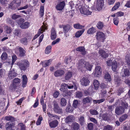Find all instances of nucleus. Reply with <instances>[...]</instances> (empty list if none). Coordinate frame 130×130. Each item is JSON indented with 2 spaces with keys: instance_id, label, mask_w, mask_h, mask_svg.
I'll return each instance as SVG.
<instances>
[{
  "instance_id": "1",
  "label": "nucleus",
  "mask_w": 130,
  "mask_h": 130,
  "mask_svg": "<svg viewBox=\"0 0 130 130\" xmlns=\"http://www.w3.org/2000/svg\"><path fill=\"white\" fill-rule=\"evenodd\" d=\"M29 63L28 60L24 59L22 63H19V68L21 70L25 71L29 66Z\"/></svg>"
},
{
  "instance_id": "2",
  "label": "nucleus",
  "mask_w": 130,
  "mask_h": 130,
  "mask_svg": "<svg viewBox=\"0 0 130 130\" xmlns=\"http://www.w3.org/2000/svg\"><path fill=\"white\" fill-rule=\"evenodd\" d=\"M43 24V25H42L41 28L39 29L37 34L35 35L32 41L38 38L41 34L44 32L45 30H47V24Z\"/></svg>"
},
{
  "instance_id": "3",
  "label": "nucleus",
  "mask_w": 130,
  "mask_h": 130,
  "mask_svg": "<svg viewBox=\"0 0 130 130\" xmlns=\"http://www.w3.org/2000/svg\"><path fill=\"white\" fill-rule=\"evenodd\" d=\"M53 110L54 112L56 113L60 114L62 113V108L59 106L58 104L56 101H54L53 102Z\"/></svg>"
},
{
  "instance_id": "4",
  "label": "nucleus",
  "mask_w": 130,
  "mask_h": 130,
  "mask_svg": "<svg viewBox=\"0 0 130 130\" xmlns=\"http://www.w3.org/2000/svg\"><path fill=\"white\" fill-rule=\"evenodd\" d=\"M21 4L20 0H14L10 4L9 7L12 9H15L20 6Z\"/></svg>"
},
{
  "instance_id": "5",
  "label": "nucleus",
  "mask_w": 130,
  "mask_h": 130,
  "mask_svg": "<svg viewBox=\"0 0 130 130\" xmlns=\"http://www.w3.org/2000/svg\"><path fill=\"white\" fill-rule=\"evenodd\" d=\"M96 39L101 42H104L106 38L105 37V34L103 32L99 31L96 33Z\"/></svg>"
},
{
  "instance_id": "6",
  "label": "nucleus",
  "mask_w": 130,
  "mask_h": 130,
  "mask_svg": "<svg viewBox=\"0 0 130 130\" xmlns=\"http://www.w3.org/2000/svg\"><path fill=\"white\" fill-rule=\"evenodd\" d=\"M26 37L22 38L20 41L21 43L22 44L26 45L28 43V39H31L30 34H26Z\"/></svg>"
},
{
  "instance_id": "7",
  "label": "nucleus",
  "mask_w": 130,
  "mask_h": 130,
  "mask_svg": "<svg viewBox=\"0 0 130 130\" xmlns=\"http://www.w3.org/2000/svg\"><path fill=\"white\" fill-rule=\"evenodd\" d=\"M21 82L20 79L17 78H15L13 79L12 85L13 88L14 90L20 86Z\"/></svg>"
},
{
  "instance_id": "8",
  "label": "nucleus",
  "mask_w": 130,
  "mask_h": 130,
  "mask_svg": "<svg viewBox=\"0 0 130 130\" xmlns=\"http://www.w3.org/2000/svg\"><path fill=\"white\" fill-rule=\"evenodd\" d=\"M94 76L98 77L102 74V69L100 66H97L95 68V71L93 73Z\"/></svg>"
},
{
  "instance_id": "9",
  "label": "nucleus",
  "mask_w": 130,
  "mask_h": 130,
  "mask_svg": "<svg viewBox=\"0 0 130 130\" xmlns=\"http://www.w3.org/2000/svg\"><path fill=\"white\" fill-rule=\"evenodd\" d=\"M80 11L82 14L86 15H89L91 14L92 12L90 11L85 6H82L80 9Z\"/></svg>"
},
{
  "instance_id": "10",
  "label": "nucleus",
  "mask_w": 130,
  "mask_h": 130,
  "mask_svg": "<svg viewBox=\"0 0 130 130\" xmlns=\"http://www.w3.org/2000/svg\"><path fill=\"white\" fill-rule=\"evenodd\" d=\"M80 82L82 86H85L89 85L90 83L89 79L87 77H83L81 79Z\"/></svg>"
},
{
  "instance_id": "11",
  "label": "nucleus",
  "mask_w": 130,
  "mask_h": 130,
  "mask_svg": "<svg viewBox=\"0 0 130 130\" xmlns=\"http://www.w3.org/2000/svg\"><path fill=\"white\" fill-rule=\"evenodd\" d=\"M124 108L122 106H117L115 110V113L118 115H122L124 111Z\"/></svg>"
},
{
  "instance_id": "12",
  "label": "nucleus",
  "mask_w": 130,
  "mask_h": 130,
  "mask_svg": "<svg viewBox=\"0 0 130 130\" xmlns=\"http://www.w3.org/2000/svg\"><path fill=\"white\" fill-rule=\"evenodd\" d=\"M51 118H48V123L51 128H55L57 126L58 124V122L57 120H55L52 122H51Z\"/></svg>"
},
{
  "instance_id": "13",
  "label": "nucleus",
  "mask_w": 130,
  "mask_h": 130,
  "mask_svg": "<svg viewBox=\"0 0 130 130\" xmlns=\"http://www.w3.org/2000/svg\"><path fill=\"white\" fill-rule=\"evenodd\" d=\"M94 92V88L93 86L91 85L89 87L87 90H85L84 91V93L86 96L89 95L90 94H91Z\"/></svg>"
},
{
  "instance_id": "14",
  "label": "nucleus",
  "mask_w": 130,
  "mask_h": 130,
  "mask_svg": "<svg viewBox=\"0 0 130 130\" xmlns=\"http://www.w3.org/2000/svg\"><path fill=\"white\" fill-rule=\"evenodd\" d=\"M65 73L64 71L63 70L59 69L56 71L54 73L55 77H58L63 75Z\"/></svg>"
},
{
  "instance_id": "15",
  "label": "nucleus",
  "mask_w": 130,
  "mask_h": 130,
  "mask_svg": "<svg viewBox=\"0 0 130 130\" xmlns=\"http://www.w3.org/2000/svg\"><path fill=\"white\" fill-rule=\"evenodd\" d=\"M65 5L64 1L60 2L56 6V9L57 10H61L63 9Z\"/></svg>"
},
{
  "instance_id": "16",
  "label": "nucleus",
  "mask_w": 130,
  "mask_h": 130,
  "mask_svg": "<svg viewBox=\"0 0 130 130\" xmlns=\"http://www.w3.org/2000/svg\"><path fill=\"white\" fill-rule=\"evenodd\" d=\"M22 86L23 88L26 87L28 82L27 78L25 75H23L22 76Z\"/></svg>"
},
{
  "instance_id": "17",
  "label": "nucleus",
  "mask_w": 130,
  "mask_h": 130,
  "mask_svg": "<svg viewBox=\"0 0 130 130\" xmlns=\"http://www.w3.org/2000/svg\"><path fill=\"white\" fill-rule=\"evenodd\" d=\"M52 61V59H49L48 60H45L41 62L40 64H42V66L44 67H46L50 66Z\"/></svg>"
},
{
  "instance_id": "18",
  "label": "nucleus",
  "mask_w": 130,
  "mask_h": 130,
  "mask_svg": "<svg viewBox=\"0 0 130 130\" xmlns=\"http://www.w3.org/2000/svg\"><path fill=\"white\" fill-rule=\"evenodd\" d=\"M86 61L83 59L79 60L78 62V68L81 71L85 67V66Z\"/></svg>"
},
{
  "instance_id": "19",
  "label": "nucleus",
  "mask_w": 130,
  "mask_h": 130,
  "mask_svg": "<svg viewBox=\"0 0 130 130\" xmlns=\"http://www.w3.org/2000/svg\"><path fill=\"white\" fill-rule=\"evenodd\" d=\"M92 99L90 97L87 96L83 98L82 100L83 104L86 105L91 103L92 102Z\"/></svg>"
},
{
  "instance_id": "20",
  "label": "nucleus",
  "mask_w": 130,
  "mask_h": 130,
  "mask_svg": "<svg viewBox=\"0 0 130 130\" xmlns=\"http://www.w3.org/2000/svg\"><path fill=\"white\" fill-rule=\"evenodd\" d=\"M96 8L98 10L101 9L104 5L103 0H97Z\"/></svg>"
},
{
  "instance_id": "21",
  "label": "nucleus",
  "mask_w": 130,
  "mask_h": 130,
  "mask_svg": "<svg viewBox=\"0 0 130 130\" xmlns=\"http://www.w3.org/2000/svg\"><path fill=\"white\" fill-rule=\"evenodd\" d=\"M99 118L101 119L104 121H109L110 120V117L109 115L107 113H104L103 114H100Z\"/></svg>"
},
{
  "instance_id": "22",
  "label": "nucleus",
  "mask_w": 130,
  "mask_h": 130,
  "mask_svg": "<svg viewBox=\"0 0 130 130\" xmlns=\"http://www.w3.org/2000/svg\"><path fill=\"white\" fill-rule=\"evenodd\" d=\"M99 53L101 57L104 59L106 58L109 56L108 54L103 50H99Z\"/></svg>"
},
{
  "instance_id": "23",
  "label": "nucleus",
  "mask_w": 130,
  "mask_h": 130,
  "mask_svg": "<svg viewBox=\"0 0 130 130\" xmlns=\"http://www.w3.org/2000/svg\"><path fill=\"white\" fill-rule=\"evenodd\" d=\"M76 51L81 53L82 55H85L86 54L87 51L85 50V48L84 46H81L76 48Z\"/></svg>"
},
{
  "instance_id": "24",
  "label": "nucleus",
  "mask_w": 130,
  "mask_h": 130,
  "mask_svg": "<svg viewBox=\"0 0 130 130\" xmlns=\"http://www.w3.org/2000/svg\"><path fill=\"white\" fill-rule=\"evenodd\" d=\"M75 119V117L73 116H69L66 118L65 122L67 123L70 124L74 121Z\"/></svg>"
},
{
  "instance_id": "25",
  "label": "nucleus",
  "mask_w": 130,
  "mask_h": 130,
  "mask_svg": "<svg viewBox=\"0 0 130 130\" xmlns=\"http://www.w3.org/2000/svg\"><path fill=\"white\" fill-rule=\"evenodd\" d=\"M19 51V56L21 57H24L25 55L26 52L25 50L21 47H19L18 49Z\"/></svg>"
},
{
  "instance_id": "26",
  "label": "nucleus",
  "mask_w": 130,
  "mask_h": 130,
  "mask_svg": "<svg viewBox=\"0 0 130 130\" xmlns=\"http://www.w3.org/2000/svg\"><path fill=\"white\" fill-rule=\"evenodd\" d=\"M17 75V73H15L14 71H10L9 72L8 76L10 79H12L15 77Z\"/></svg>"
},
{
  "instance_id": "27",
  "label": "nucleus",
  "mask_w": 130,
  "mask_h": 130,
  "mask_svg": "<svg viewBox=\"0 0 130 130\" xmlns=\"http://www.w3.org/2000/svg\"><path fill=\"white\" fill-rule=\"evenodd\" d=\"M71 28L70 25L69 24L64 25L63 27V31L64 33L66 34L70 30Z\"/></svg>"
},
{
  "instance_id": "28",
  "label": "nucleus",
  "mask_w": 130,
  "mask_h": 130,
  "mask_svg": "<svg viewBox=\"0 0 130 130\" xmlns=\"http://www.w3.org/2000/svg\"><path fill=\"white\" fill-rule=\"evenodd\" d=\"M117 67L118 64L117 62L115 60H113L111 65V68L112 70L114 72H116Z\"/></svg>"
},
{
  "instance_id": "29",
  "label": "nucleus",
  "mask_w": 130,
  "mask_h": 130,
  "mask_svg": "<svg viewBox=\"0 0 130 130\" xmlns=\"http://www.w3.org/2000/svg\"><path fill=\"white\" fill-rule=\"evenodd\" d=\"M57 35L56 31L54 28H52L51 30V39L52 40H55L56 38Z\"/></svg>"
},
{
  "instance_id": "30",
  "label": "nucleus",
  "mask_w": 130,
  "mask_h": 130,
  "mask_svg": "<svg viewBox=\"0 0 130 130\" xmlns=\"http://www.w3.org/2000/svg\"><path fill=\"white\" fill-rule=\"evenodd\" d=\"M121 76L122 77H128L129 75V70L126 69H124V72H122L121 73Z\"/></svg>"
},
{
  "instance_id": "31",
  "label": "nucleus",
  "mask_w": 130,
  "mask_h": 130,
  "mask_svg": "<svg viewBox=\"0 0 130 130\" xmlns=\"http://www.w3.org/2000/svg\"><path fill=\"white\" fill-rule=\"evenodd\" d=\"M79 127V125L76 122L73 123L71 126L72 130H78Z\"/></svg>"
},
{
  "instance_id": "32",
  "label": "nucleus",
  "mask_w": 130,
  "mask_h": 130,
  "mask_svg": "<svg viewBox=\"0 0 130 130\" xmlns=\"http://www.w3.org/2000/svg\"><path fill=\"white\" fill-rule=\"evenodd\" d=\"M68 84L65 83H63L61 85V88L60 90L63 93H64V92L67 90Z\"/></svg>"
},
{
  "instance_id": "33",
  "label": "nucleus",
  "mask_w": 130,
  "mask_h": 130,
  "mask_svg": "<svg viewBox=\"0 0 130 130\" xmlns=\"http://www.w3.org/2000/svg\"><path fill=\"white\" fill-rule=\"evenodd\" d=\"M73 73L71 71H69L67 72L65 76V79L66 80H68L70 79L72 76Z\"/></svg>"
},
{
  "instance_id": "34",
  "label": "nucleus",
  "mask_w": 130,
  "mask_h": 130,
  "mask_svg": "<svg viewBox=\"0 0 130 130\" xmlns=\"http://www.w3.org/2000/svg\"><path fill=\"white\" fill-rule=\"evenodd\" d=\"M93 84L94 86V89L95 90L98 89L100 86L99 82L97 80L95 79L94 80Z\"/></svg>"
},
{
  "instance_id": "35",
  "label": "nucleus",
  "mask_w": 130,
  "mask_h": 130,
  "mask_svg": "<svg viewBox=\"0 0 130 130\" xmlns=\"http://www.w3.org/2000/svg\"><path fill=\"white\" fill-rule=\"evenodd\" d=\"M29 23L27 22H25L20 25V27L22 29H25L28 27Z\"/></svg>"
},
{
  "instance_id": "36",
  "label": "nucleus",
  "mask_w": 130,
  "mask_h": 130,
  "mask_svg": "<svg viewBox=\"0 0 130 130\" xmlns=\"http://www.w3.org/2000/svg\"><path fill=\"white\" fill-rule=\"evenodd\" d=\"M73 26L75 28L77 29H82L85 27L84 26L80 25L79 23L74 24L73 25Z\"/></svg>"
},
{
  "instance_id": "37",
  "label": "nucleus",
  "mask_w": 130,
  "mask_h": 130,
  "mask_svg": "<svg viewBox=\"0 0 130 130\" xmlns=\"http://www.w3.org/2000/svg\"><path fill=\"white\" fill-rule=\"evenodd\" d=\"M5 120L7 121H10L12 122H13L15 120L14 118L10 115L5 116Z\"/></svg>"
},
{
  "instance_id": "38",
  "label": "nucleus",
  "mask_w": 130,
  "mask_h": 130,
  "mask_svg": "<svg viewBox=\"0 0 130 130\" xmlns=\"http://www.w3.org/2000/svg\"><path fill=\"white\" fill-rule=\"evenodd\" d=\"M96 29L93 27L89 28L87 31V33L89 34H92L96 32Z\"/></svg>"
},
{
  "instance_id": "39",
  "label": "nucleus",
  "mask_w": 130,
  "mask_h": 130,
  "mask_svg": "<svg viewBox=\"0 0 130 130\" xmlns=\"http://www.w3.org/2000/svg\"><path fill=\"white\" fill-rule=\"evenodd\" d=\"M120 5V3L119 2H118L116 3L114 6L112 8L111 11H114L118 9Z\"/></svg>"
},
{
  "instance_id": "40",
  "label": "nucleus",
  "mask_w": 130,
  "mask_h": 130,
  "mask_svg": "<svg viewBox=\"0 0 130 130\" xmlns=\"http://www.w3.org/2000/svg\"><path fill=\"white\" fill-rule=\"evenodd\" d=\"M52 47L51 45H49L47 46L46 48L45 53L46 54H49L51 52V49Z\"/></svg>"
},
{
  "instance_id": "41",
  "label": "nucleus",
  "mask_w": 130,
  "mask_h": 130,
  "mask_svg": "<svg viewBox=\"0 0 130 130\" xmlns=\"http://www.w3.org/2000/svg\"><path fill=\"white\" fill-rule=\"evenodd\" d=\"M104 26V24L103 22L99 21L97 23L96 26L98 29H101L103 28Z\"/></svg>"
},
{
  "instance_id": "42",
  "label": "nucleus",
  "mask_w": 130,
  "mask_h": 130,
  "mask_svg": "<svg viewBox=\"0 0 130 130\" xmlns=\"http://www.w3.org/2000/svg\"><path fill=\"white\" fill-rule=\"evenodd\" d=\"M84 29H83L82 30H79L77 31L75 34V36L77 38L79 37L84 32Z\"/></svg>"
},
{
  "instance_id": "43",
  "label": "nucleus",
  "mask_w": 130,
  "mask_h": 130,
  "mask_svg": "<svg viewBox=\"0 0 130 130\" xmlns=\"http://www.w3.org/2000/svg\"><path fill=\"white\" fill-rule=\"evenodd\" d=\"M60 104L62 106H65L67 104L66 100L64 98H62L60 99Z\"/></svg>"
},
{
  "instance_id": "44",
  "label": "nucleus",
  "mask_w": 130,
  "mask_h": 130,
  "mask_svg": "<svg viewBox=\"0 0 130 130\" xmlns=\"http://www.w3.org/2000/svg\"><path fill=\"white\" fill-rule=\"evenodd\" d=\"M13 34L14 37H18L20 36L21 32L20 30L19 29H15L13 31Z\"/></svg>"
},
{
  "instance_id": "45",
  "label": "nucleus",
  "mask_w": 130,
  "mask_h": 130,
  "mask_svg": "<svg viewBox=\"0 0 130 130\" xmlns=\"http://www.w3.org/2000/svg\"><path fill=\"white\" fill-rule=\"evenodd\" d=\"M128 116L127 114H124L122 115L119 118V121L120 122H122L125 120L127 117Z\"/></svg>"
},
{
  "instance_id": "46",
  "label": "nucleus",
  "mask_w": 130,
  "mask_h": 130,
  "mask_svg": "<svg viewBox=\"0 0 130 130\" xmlns=\"http://www.w3.org/2000/svg\"><path fill=\"white\" fill-rule=\"evenodd\" d=\"M125 59L127 64L129 66L130 65V54H126L125 57Z\"/></svg>"
},
{
  "instance_id": "47",
  "label": "nucleus",
  "mask_w": 130,
  "mask_h": 130,
  "mask_svg": "<svg viewBox=\"0 0 130 130\" xmlns=\"http://www.w3.org/2000/svg\"><path fill=\"white\" fill-rule=\"evenodd\" d=\"M85 66V67L87 70L91 71L92 69V67L91 65H90L89 63L88 62H86Z\"/></svg>"
},
{
  "instance_id": "48",
  "label": "nucleus",
  "mask_w": 130,
  "mask_h": 130,
  "mask_svg": "<svg viewBox=\"0 0 130 130\" xmlns=\"http://www.w3.org/2000/svg\"><path fill=\"white\" fill-rule=\"evenodd\" d=\"M71 94V92L67 90L64 92V93H63V95H64V96H63L64 97L67 96L68 98H69L70 97Z\"/></svg>"
},
{
  "instance_id": "49",
  "label": "nucleus",
  "mask_w": 130,
  "mask_h": 130,
  "mask_svg": "<svg viewBox=\"0 0 130 130\" xmlns=\"http://www.w3.org/2000/svg\"><path fill=\"white\" fill-rule=\"evenodd\" d=\"M105 99H102L98 100H93V101L94 104H96L97 103H100L105 101Z\"/></svg>"
},
{
  "instance_id": "50",
  "label": "nucleus",
  "mask_w": 130,
  "mask_h": 130,
  "mask_svg": "<svg viewBox=\"0 0 130 130\" xmlns=\"http://www.w3.org/2000/svg\"><path fill=\"white\" fill-rule=\"evenodd\" d=\"M79 122L81 125H83L85 122L84 118V116H80L78 120Z\"/></svg>"
},
{
  "instance_id": "51",
  "label": "nucleus",
  "mask_w": 130,
  "mask_h": 130,
  "mask_svg": "<svg viewBox=\"0 0 130 130\" xmlns=\"http://www.w3.org/2000/svg\"><path fill=\"white\" fill-rule=\"evenodd\" d=\"M89 112L90 114L92 115H97L99 114L98 111L94 109H90Z\"/></svg>"
},
{
  "instance_id": "52",
  "label": "nucleus",
  "mask_w": 130,
  "mask_h": 130,
  "mask_svg": "<svg viewBox=\"0 0 130 130\" xmlns=\"http://www.w3.org/2000/svg\"><path fill=\"white\" fill-rule=\"evenodd\" d=\"M73 107H72L71 105H68L66 109V111L67 112H69L70 113L72 112H73Z\"/></svg>"
},
{
  "instance_id": "53",
  "label": "nucleus",
  "mask_w": 130,
  "mask_h": 130,
  "mask_svg": "<svg viewBox=\"0 0 130 130\" xmlns=\"http://www.w3.org/2000/svg\"><path fill=\"white\" fill-rule=\"evenodd\" d=\"M14 123L13 122L10 121L7 123L6 127H10L12 128L14 127Z\"/></svg>"
},
{
  "instance_id": "54",
  "label": "nucleus",
  "mask_w": 130,
  "mask_h": 130,
  "mask_svg": "<svg viewBox=\"0 0 130 130\" xmlns=\"http://www.w3.org/2000/svg\"><path fill=\"white\" fill-rule=\"evenodd\" d=\"M43 120L42 117L41 116H39L37 119L36 123V124L37 125H39L41 124V121Z\"/></svg>"
},
{
  "instance_id": "55",
  "label": "nucleus",
  "mask_w": 130,
  "mask_h": 130,
  "mask_svg": "<svg viewBox=\"0 0 130 130\" xmlns=\"http://www.w3.org/2000/svg\"><path fill=\"white\" fill-rule=\"evenodd\" d=\"M18 127H20V130H26L25 126L23 123H19L18 125Z\"/></svg>"
},
{
  "instance_id": "56",
  "label": "nucleus",
  "mask_w": 130,
  "mask_h": 130,
  "mask_svg": "<svg viewBox=\"0 0 130 130\" xmlns=\"http://www.w3.org/2000/svg\"><path fill=\"white\" fill-rule=\"evenodd\" d=\"M105 78L107 81L110 82L111 80V78L110 75L108 73L106 74L105 76Z\"/></svg>"
},
{
  "instance_id": "57",
  "label": "nucleus",
  "mask_w": 130,
  "mask_h": 130,
  "mask_svg": "<svg viewBox=\"0 0 130 130\" xmlns=\"http://www.w3.org/2000/svg\"><path fill=\"white\" fill-rule=\"evenodd\" d=\"M7 55L6 52H4L1 56V58L3 60H6L7 58Z\"/></svg>"
},
{
  "instance_id": "58",
  "label": "nucleus",
  "mask_w": 130,
  "mask_h": 130,
  "mask_svg": "<svg viewBox=\"0 0 130 130\" xmlns=\"http://www.w3.org/2000/svg\"><path fill=\"white\" fill-rule=\"evenodd\" d=\"M6 31L7 34H10L12 32V30L11 27L8 26L6 27Z\"/></svg>"
},
{
  "instance_id": "59",
  "label": "nucleus",
  "mask_w": 130,
  "mask_h": 130,
  "mask_svg": "<svg viewBox=\"0 0 130 130\" xmlns=\"http://www.w3.org/2000/svg\"><path fill=\"white\" fill-rule=\"evenodd\" d=\"M6 71L3 69H0V78H2L4 76L5 74Z\"/></svg>"
},
{
  "instance_id": "60",
  "label": "nucleus",
  "mask_w": 130,
  "mask_h": 130,
  "mask_svg": "<svg viewBox=\"0 0 130 130\" xmlns=\"http://www.w3.org/2000/svg\"><path fill=\"white\" fill-rule=\"evenodd\" d=\"M83 96L82 92L79 91H77L76 92V96L78 98H80Z\"/></svg>"
},
{
  "instance_id": "61",
  "label": "nucleus",
  "mask_w": 130,
  "mask_h": 130,
  "mask_svg": "<svg viewBox=\"0 0 130 130\" xmlns=\"http://www.w3.org/2000/svg\"><path fill=\"white\" fill-rule=\"evenodd\" d=\"M7 20L8 23L11 24L12 26L13 27L14 26V22L13 20L8 18L7 19Z\"/></svg>"
},
{
  "instance_id": "62",
  "label": "nucleus",
  "mask_w": 130,
  "mask_h": 130,
  "mask_svg": "<svg viewBox=\"0 0 130 130\" xmlns=\"http://www.w3.org/2000/svg\"><path fill=\"white\" fill-rule=\"evenodd\" d=\"M78 104V102L77 100H74L73 102V107L76 108L77 107V106Z\"/></svg>"
},
{
  "instance_id": "63",
  "label": "nucleus",
  "mask_w": 130,
  "mask_h": 130,
  "mask_svg": "<svg viewBox=\"0 0 130 130\" xmlns=\"http://www.w3.org/2000/svg\"><path fill=\"white\" fill-rule=\"evenodd\" d=\"M119 22V19L117 17L113 18V22L115 25L117 26L118 25Z\"/></svg>"
},
{
  "instance_id": "64",
  "label": "nucleus",
  "mask_w": 130,
  "mask_h": 130,
  "mask_svg": "<svg viewBox=\"0 0 130 130\" xmlns=\"http://www.w3.org/2000/svg\"><path fill=\"white\" fill-rule=\"evenodd\" d=\"M112 127L109 125H106L104 126L103 130H112Z\"/></svg>"
}]
</instances>
